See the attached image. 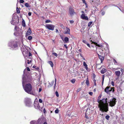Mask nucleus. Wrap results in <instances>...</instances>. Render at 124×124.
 I'll list each match as a JSON object with an SVG mask.
<instances>
[{
  "label": "nucleus",
  "mask_w": 124,
  "mask_h": 124,
  "mask_svg": "<svg viewBox=\"0 0 124 124\" xmlns=\"http://www.w3.org/2000/svg\"><path fill=\"white\" fill-rule=\"evenodd\" d=\"M102 95L100 94L98 97L97 102L99 103L98 107L100 110L102 112H107L108 111V107L107 103V98L100 100Z\"/></svg>",
  "instance_id": "f257e3e1"
},
{
  "label": "nucleus",
  "mask_w": 124,
  "mask_h": 124,
  "mask_svg": "<svg viewBox=\"0 0 124 124\" xmlns=\"http://www.w3.org/2000/svg\"><path fill=\"white\" fill-rule=\"evenodd\" d=\"M24 78V77H23V78L22 85L23 89L27 93L29 94H32V93L31 92L32 90V86L31 84L29 83L26 84L25 86H24V84L25 82Z\"/></svg>",
  "instance_id": "f03ea898"
},
{
  "label": "nucleus",
  "mask_w": 124,
  "mask_h": 124,
  "mask_svg": "<svg viewBox=\"0 0 124 124\" xmlns=\"http://www.w3.org/2000/svg\"><path fill=\"white\" fill-rule=\"evenodd\" d=\"M21 48L23 55L24 56H27L29 53V51L26 49V47L22 45V46L21 47Z\"/></svg>",
  "instance_id": "7ed1b4c3"
},
{
  "label": "nucleus",
  "mask_w": 124,
  "mask_h": 124,
  "mask_svg": "<svg viewBox=\"0 0 124 124\" xmlns=\"http://www.w3.org/2000/svg\"><path fill=\"white\" fill-rule=\"evenodd\" d=\"M34 108L37 109L42 111L43 107H41L40 106L38 102H35L34 103Z\"/></svg>",
  "instance_id": "20e7f679"
},
{
  "label": "nucleus",
  "mask_w": 124,
  "mask_h": 124,
  "mask_svg": "<svg viewBox=\"0 0 124 124\" xmlns=\"http://www.w3.org/2000/svg\"><path fill=\"white\" fill-rule=\"evenodd\" d=\"M116 99L114 98L112 100H110V101L108 103H109V105L111 107H113L115 106L116 102Z\"/></svg>",
  "instance_id": "39448f33"
},
{
  "label": "nucleus",
  "mask_w": 124,
  "mask_h": 124,
  "mask_svg": "<svg viewBox=\"0 0 124 124\" xmlns=\"http://www.w3.org/2000/svg\"><path fill=\"white\" fill-rule=\"evenodd\" d=\"M96 1L94 2L93 1H92V4L93 5L97 6L99 5H100L103 1V0H95Z\"/></svg>",
  "instance_id": "423d86ee"
},
{
  "label": "nucleus",
  "mask_w": 124,
  "mask_h": 124,
  "mask_svg": "<svg viewBox=\"0 0 124 124\" xmlns=\"http://www.w3.org/2000/svg\"><path fill=\"white\" fill-rule=\"evenodd\" d=\"M25 103L26 106L31 107L32 103L31 100L29 98L26 99L25 101Z\"/></svg>",
  "instance_id": "0eeeda50"
},
{
  "label": "nucleus",
  "mask_w": 124,
  "mask_h": 124,
  "mask_svg": "<svg viewBox=\"0 0 124 124\" xmlns=\"http://www.w3.org/2000/svg\"><path fill=\"white\" fill-rule=\"evenodd\" d=\"M55 26L54 25L51 24H46L45 26L46 28L52 31L54 30Z\"/></svg>",
  "instance_id": "6e6552de"
},
{
  "label": "nucleus",
  "mask_w": 124,
  "mask_h": 124,
  "mask_svg": "<svg viewBox=\"0 0 124 124\" xmlns=\"http://www.w3.org/2000/svg\"><path fill=\"white\" fill-rule=\"evenodd\" d=\"M69 13L70 16H73L74 14L75 13L74 11V9L72 7H69Z\"/></svg>",
  "instance_id": "1a4fd4ad"
},
{
  "label": "nucleus",
  "mask_w": 124,
  "mask_h": 124,
  "mask_svg": "<svg viewBox=\"0 0 124 124\" xmlns=\"http://www.w3.org/2000/svg\"><path fill=\"white\" fill-rule=\"evenodd\" d=\"M17 43L16 41H13L11 43V45L12 47L16 48L17 47Z\"/></svg>",
  "instance_id": "9d476101"
},
{
  "label": "nucleus",
  "mask_w": 124,
  "mask_h": 124,
  "mask_svg": "<svg viewBox=\"0 0 124 124\" xmlns=\"http://www.w3.org/2000/svg\"><path fill=\"white\" fill-rule=\"evenodd\" d=\"M81 18L83 19L86 20H88L89 19L87 16H85V14H82L81 16Z\"/></svg>",
  "instance_id": "9b49d317"
},
{
  "label": "nucleus",
  "mask_w": 124,
  "mask_h": 124,
  "mask_svg": "<svg viewBox=\"0 0 124 124\" xmlns=\"http://www.w3.org/2000/svg\"><path fill=\"white\" fill-rule=\"evenodd\" d=\"M31 33V31L30 28L28 29V30L26 33V36H29L30 35Z\"/></svg>",
  "instance_id": "f8f14e48"
},
{
  "label": "nucleus",
  "mask_w": 124,
  "mask_h": 124,
  "mask_svg": "<svg viewBox=\"0 0 124 124\" xmlns=\"http://www.w3.org/2000/svg\"><path fill=\"white\" fill-rule=\"evenodd\" d=\"M115 73L116 75L117 76L118 78L120 75L121 72L120 71H115Z\"/></svg>",
  "instance_id": "ddd939ff"
},
{
  "label": "nucleus",
  "mask_w": 124,
  "mask_h": 124,
  "mask_svg": "<svg viewBox=\"0 0 124 124\" xmlns=\"http://www.w3.org/2000/svg\"><path fill=\"white\" fill-rule=\"evenodd\" d=\"M91 38H90V41L91 42H92V44H94L96 45V46H98V47H100L101 46H100V45L98 44L97 43H96V42H94V41H92V40H91Z\"/></svg>",
  "instance_id": "4468645a"
},
{
  "label": "nucleus",
  "mask_w": 124,
  "mask_h": 124,
  "mask_svg": "<svg viewBox=\"0 0 124 124\" xmlns=\"http://www.w3.org/2000/svg\"><path fill=\"white\" fill-rule=\"evenodd\" d=\"M110 87V86H107L104 90V91L107 93H108V91L109 90Z\"/></svg>",
  "instance_id": "2eb2a0df"
},
{
  "label": "nucleus",
  "mask_w": 124,
  "mask_h": 124,
  "mask_svg": "<svg viewBox=\"0 0 124 124\" xmlns=\"http://www.w3.org/2000/svg\"><path fill=\"white\" fill-rule=\"evenodd\" d=\"M98 55L99 58L101 60V62H102L104 59V57L101 55H99V54Z\"/></svg>",
  "instance_id": "dca6fc26"
},
{
  "label": "nucleus",
  "mask_w": 124,
  "mask_h": 124,
  "mask_svg": "<svg viewBox=\"0 0 124 124\" xmlns=\"http://www.w3.org/2000/svg\"><path fill=\"white\" fill-rule=\"evenodd\" d=\"M83 65L85 67L86 70H87L88 69V68L87 67V65L86 64V62H83Z\"/></svg>",
  "instance_id": "f3484780"
},
{
  "label": "nucleus",
  "mask_w": 124,
  "mask_h": 124,
  "mask_svg": "<svg viewBox=\"0 0 124 124\" xmlns=\"http://www.w3.org/2000/svg\"><path fill=\"white\" fill-rule=\"evenodd\" d=\"M54 81H52L51 83H49V85H48V87H50L51 86H52L54 84Z\"/></svg>",
  "instance_id": "a211bd4d"
},
{
  "label": "nucleus",
  "mask_w": 124,
  "mask_h": 124,
  "mask_svg": "<svg viewBox=\"0 0 124 124\" xmlns=\"http://www.w3.org/2000/svg\"><path fill=\"white\" fill-rule=\"evenodd\" d=\"M107 71V70L106 69L103 68L101 71V72L102 74H104V73L105 72Z\"/></svg>",
  "instance_id": "6ab92c4d"
},
{
  "label": "nucleus",
  "mask_w": 124,
  "mask_h": 124,
  "mask_svg": "<svg viewBox=\"0 0 124 124\" xmlns=\"http://www.w3.org/2000/svg\"><path fill=\"white\" fill-rule=\"evenodd\" d=\"M22 26L23 27H25L26 26L25 22L24 20L23 19L22 20Z\"/></svg>",
  "instance_id": "aec40b11"
},
{
  "label": "nucleus",
  "mask_w": 124,
  "mask_h": 124,
  "mask_svg": "<svg viewBox=\"0 0 124 124\" xmlns=\"http://www.w3.org/2000/svg\"><path fill=\"white\" fill-rule=\"evenodd\" d=\"M48 62L50 65L52 67H53L54 66V64L52 61H48Z\"/></svg>",
  "instance_id": "412c9836"
},
{
  "label": "nucleus",
  "mask_w": 124,
  "mask_h": 124,
  "mask_svg": "<svg viewBox=\"0 0 124 124\" xmlns=\"http://www.w3.org/2000/svg\"><path fill=\"white\" fill-rule=\"evenodd\" d=\"M112 90V92H114L115 91L114 90V87H110V89H109V90L108 91V93L109 92L111 91Z\"/></svg>",
  "instance_id": "4be33fe9"
},
{
  "label": "nucleus",
  "mask_w": 124,
  "mask_h": 124,
  "mask_svg": "<svg viewBox=\"0 0 124 124\" xmlns=\"http://www.w3.org/2000/svg\"><path fill=\"white\" fill-rule=\"evenodd\" d=\"M25 6L26 7L28 8H30V5L28 3H26L24 4Z\"/></svg>",
  "instance_id": "5701e85b"
},
{
  "label": "nucleus",
  "mask_w": 124,
  "mask_h": 124,
  "mask_svg": "<svg viewBox=\"0 0 124 124\" xmlns=\"http://www.w3.org/2000/svg\"><path fill=\"white\" fill-rule=\"evenodd\" d=\"M65 33L67 34H70V29H67Z\"/></svg>",
  "instance_id": "b1692460"
},
{
  "label": "nucleus",
  "mask_w": 124,
  "mask_h": 124,
  "mask_svg": "<svg viewBox=\"0 0 124 124\" xmlns=\"http://www.w3.org/2000/svg\"><path fill=\"white\" fill-rule=\"evenodd\" d=\"M29 58L30 59V60L29 59H28L27 60V63L28 64H31V62H32V60H31V58Z\"/></svg>",
  "instance_id": "393cba45"
},
{
  "label": "nucleus",
  "mask_w": 124,
  "mask_h": 124,
  "mask_svg": "<svg viewBox=\"0 0 124 124\" xmlns=\"http://www.w3.org/2000/svg\"><path fill=\"white\" fill-rule=\"evenodd\" d=\"M104 75H102V81L101 82V85H103L104 81Z\"/></svg>",
  "instance_id": "a878e982"
},
{
  "label": "nucleus",
  "mask_w": 124,
  "mask_h": 124,
  "mask_svg": "<svg viewBox=\"0 0 124 124\" xmlns=\"http://www.w3.org/2000/svg\"><path fill=\"white\" fill-rule=\"evenodd\" d=\"M64 40L66 42H68L69 40V38L67 37H65Z\"/></svg>",
  "instance_id": "bb28decb"
},
{
  "label": "nucleus",
  "mask_w": 124,
  "mask_h": 124,
  "mask_svg": "<svg viewBox=\"0 0 124 124\" xmlns=\"http://www.w3.org/2000/svg\"><path fill=\"white\" fill-rule=\"evenodd\" d=\"M85 83H86V85L87 86H88L89 85V81L88 80H86Z\"/></svg>",
  "instance_id": "cd10ccee"
},
{
  "label": "nucleus",
  "mask_w": 124,
  "mask_h": 124,
  "mask_svg": "<svg viewBox=\"0 0 124 124\" xmlns=\"http://www.w3.org/2000/svg\"><path fill=\"white\" fill-rule=\"evenodd\" d=\"M100 47H101V50L102 51H103L105 49V48L102 45H101V46Z\"/></svg>",
  "instance_id": "c85d7f7f"
},
{
  "label": "nucleus",
  "mask_w": 124,
  "mask_h": 124,
  "mask_svg": "<svg viewBox=\"0 0 124 124\" xmlns=\"http://www.w3.org/2000/svg\"><path fill=\"white\" fill-rule=\"evenodd\" d=\"M36 121H35L33 120L31 121L30 122V124H35Z\"/></svg>",
  "instance_id": "c756f323"
},
{
  "label": "nucleus",
  "mask_w": 124,
  "mask_h": 124,
  "mask_svg": "<svg viewBox=\"0 0 124 124\" xmlns=\"http://www.w3.org/2000/svg\"><path fill=\"white\" fill-rule=\"evenodd\" d=\"M93 23V22H90L88 23V27H90V26L91 25V24Z\"/></svg>",
  "instance_id": "7c9ffc66"
},
{
  "label": "nucleus",
  "mask_w": 124,
  "mask_h": 124,
  "mask_svg": "<svg viewBox=\"0 0 124 124\" xmlns=\"http://www.w3.org/2000/svg\"><path fill=\"white\" fill-rule=\"evenodd\" d=\"M16 12L18 14L20 12V10L17 7L16 8Z\"/></svg>",
  "instance_id": "2f4dec72"
},
{
  "label": "nucleus",
  "mask_w": 124,
  "mask_h": 124,
  "mask_svg": "<svg viewBox=\"0 0 124 124\" xmlns=\"http://www.w3.org/2000/svg\"><path fill=\"white\" fill-rule=\"evenodd\" d=\"M33 68H35V69L37 70H38L39 69V68L38 67H36L35 65L33 66Z\"/></svg>",
  "instance_id": "473e14b6"
},
{
  "label": "nucleus",
  "mask_w": 124,
  "mask_h": 124,
  "mask_svg": "<svg viewBox=\"0 0 124 124\" xmlns=\"http://www.w3.org/2000/svg\"><path fill=\"white\" fill-rule=\"evenodd\" d=\"M32 36H29L28 37V39L29 40H30L32 39Z\"/></svg>",
  "instance_id": "72a5a7b5"
},
{
  "label": "nucleus",
  "mask_w": 124,
  "mask_h": 124,
  "mask_svg": "<svg viewBox=\"0 0 124 124\" xmlns=\"http://www.w3.org/2000/svg\"><path fill=\"white\" fill-rule=\"evenodd\" d=\"M109 117L110 116L109 115H107L105 116V118L106 119L108 120H109Z\"/></svg>",
  "instance_id": "f704fd0d"
},
{
  "label": "nucleus",
  "mask_w": 124,
  "mask_h": 124,
  "mask_svg": "<svg viewBox=\"0 0 124 124\" xmlns=\"http://www.w3.org/2000/svg\"><path fill=\"white\" fill-rule=\"evenodd\" d=\"M56 79L55 78V83L54 85V89H55V86L56 85Z\"/></svg>",
  "instance_id": "c9c22d12"
},
{
  "label": "nucleus",
  "mask_w": 124,
  "mask_h": 124,
  "mask_svg": "<svg viewBox=\"0 0 124 124\" xmlns=\"http://www.w3.org/2000/svg\"><path fill=\"white\" fill-rule=\"evenodd\" d=\"M59 112V110L58 109H56L55 111V112L56 113H58Z\"/></svg>",
  "instance_id": "e433bc0d"
},
{
  "label": "nucleus",
  "mask_w": 124,
  "mask_h": 124,
  "mask_svg": "<svg viewBox=\"0 0 124 124\" xmlns=\"http://www.w3.org/2000/svg\"><path fill=\"white\" fill-rule=\"evenodd\" d=\"M75 81V79H73L71 81V82L73 83L74 84Z\"/></svg>",
  "instance_id": "4c0bfd02"
},
{
  "label": "nucleus",
  "mask_w": 124,
  "mask_h": 124,
  "mask_svg": "<svg viewBox=\"0 0 124 124\" xmlns=\"http://www.w3.org/2000/svg\"><path fill=\"white\" fill-rule=\"evenodd\" d=\"M52 54L53 55H54L56 57H57V54L55 53H52Z\"/></svg>",
  "instance_id": "58836bf2"
},
{
  "label": "nucleus",
  "mask_w": 124,
  "mask_h": 124,
  "mask_svg": "<svg viewBox=\"0 0 124 124\" xmlns=\"http://www.w3.org/2000/svg\"><path fill=\"white\" fill-rule=\"evenodd\" d=\"M55 94L57 97H58L59 96V95L58 92L57 91H56L55 92Z\"/></svg>",
  "instance_id": "ea45409f"
},
{
  "label": "nucleus",
  "mask_w": 124,
  "mask_h": 124,
  "mask_svg": "<svg viewBox=\"0 0 124 124\" xmlns=\"http://www.w3.org/2000/svg\"><path fill=\"white\" fill-rule=\"evenodd\" d=\"M51 22V21L49 20H46L45 21V23H50Z\"/></svg>",
  "instance_id": "a19ab883"
},
{
  "label": "nucleus",
  "mask_w": 124,
  "mask_h": 124,
  "mask_svg": "<svg viewBox=\"0 0 124 124\" xmlns=\"http://www.w3.org/2000/svg\"><path fill=\"white\" fill-rule=\"evenodd\" d=\"M82 41L83 43H85V44H87V41H86L85 40H83Z\"/></svg>",
  "instance_id": "79ce46f5"
},
{
  "label": "nucleus",
  "mask_w": 124,
  "mask_h": 124,
  "mask_svg": "<svg viewBox=\"0 0 124 124\" xmlns=\"http://www.w3.org/2000/svg\"><path fill=\"white\" fill-rule=\"evenodd\" d=\"M81 89V88H79L77 90V92H79Z\"/></svg>",
  "instance_id": "37998d69"
},
{
  "label": "nucleus",
  "mask_w": 124,
  "mask_h": 124,
  "mask_svg": "<svg viewBox=\"0 0 124 124\" xmlns=\"http://www.w3.org/2000/svg\"><path fill=\"white\" fill-rule=\"evenodd\" d=\"M89 94L91 96H92L93 95V93L92 92H90L89 93Z\"/></svg>",
  "instance_id": "c03bdc74"
},
{
  "label": "nucleus",
  "mask_w": 124,
  "mask_h": 124,
  "mask_svg": "<svg viewBox=\"0 0 124 124\" xmlns=\"http://www.w3.org/2000/svg\"><path fill=\"white\" fill-rule=\"evenodd\" d=\"M29 54L28 56H31L32 55L29 52V53L28 54ZM28 56V55L27 56Z\"/></svg>",
  "instance_id": "a18cd8bd"
},
{
  "label": "nucleus",
  "mask_w": 124,
  "mask_h": 124,
  "mask_svg": "<svg viewBox=\"0 0 124 124\" xmlns=\"http://www.w3.org/2000/svg\"><path fill=\"white\" fill-rule=\"evenodd\" d=\"M111 84L113 86H114L115 85L114 82L113 81H112L111 83Z\"/></svg>",
  "instance_id": "49530a36"
},
{
  "label": "nucleus",
  "mask_w": 124,
  "mask_h": 124,
  "mask_svg": "<svg viewBox=\"0 0 124 124\" xmlns=\"http://www.w3.org/2000/svg\"><path fill=\"white\" fill-rule=\"evenodd\" d=\"M20 3H23L24 2V1L23 0H20Z\"/></svg>",
  "instance_id": "de8ad7c7"
},
{
  "label": "nucleus",
  "mask_w": 124,
  "mask_h": 124,
  "mask_svg": "<svg viewBox=\"0 0 124 124\" xmlns=\"http://www.w3.org/2000/svg\"><path fill=\"white\" fill-rule=\"evenodd\" d=\"M39 102L40 103H42V100L41 99H39Z\"/></svg>",
  "instance_id": "09e8293b"
},
{
  "label": "nucleus",
  "mask_w": 124,
  "mask_h": 124,
  "mask_svg": "<svg viewBox=\"0 0 124 124\" xmlns=\"http://www.w3.org/2000/svg\"><path fill=\"white\" fill-rule=\"evenodd\" d=\"M105 12L104 11H103L101 13V15L102 16L104 15L105 14Z\"/></svg>",
  "instance_id": "8fccbe9b"
},
{
  "label": "nucleus",
  "mask_w": 124,
  "mask_h": 124,
  "mask_svg": "<svg viewBox=\"0 0 124 124\" xmlns=\"http://www.w3.org/2000/svg\"><path fill=\"white\" fill-rule=\"evenodd\" d=\"M27 70L28 71H30V70L28 67H27Z\"/></svg>",
  "instance_id": "3c124183"
},
{
  "label": "nucleus",
  "mask_w": 124,
  "mask_h": 124,
  "mask_svg": "<svg viewBox=\"0 0 124 124\" xmlns=\"http://www.w3.org/2000/svg\"><path fill=\"white\" fill-rule=\"evenodd\" d=\"M41 120V118H39L38 119V123H39L40 121Z\"/></svg>",
  "instance_id": "603ef678"
},
{
  "label": "nucleus",
  "mask_w": 124,
  "mask_h": 124,
  "mask_svg": "<svg viewBox=\"0 0 124 124\" xmlns=\"http://www.w3.org/2000/svg\"><path fill=\"white\" fill-rule=\"evenodd\" d=\"M113 62L114 63H117V62L114 59L113 60Z\"/></svg>",
  "instance_id": "864d4df0"
},
{
  "label": "nucleus",
  "mask_w": 124,
  "mask_h": 124,
  "mask_svg": "<svg viewBox=\"0 0 124 124\" xmlns=\"http://www.w3.org/2000/svg\"><path fill=\"white\" fill-rule=\"evenodd\" d=\"M82 1L85 4H86L85 1V0H82Z\"/></svg>",
  "instance_id": "5fc2aeb1"
},
{
  "label": "nucleus",
  "mask_w": 124,
  "mask_h": 124,
  "mask_svg": "<svg viewBox=\"0 0 124 124\" xmlns=\"http://www.w3.org/2000/svg\"><path fill=\"white\" fill-rule=\"evenodd\" d=\"M85 117L87 119H89L88 117L87 116H86V115H85Z\"/></svg>",
  "instance_id": "6e6d98bb"
},
{
  "label": "nucleus",
  "mask_w": 124,
  "mask_h": 124,
  "mask_svg": "<svg viewBox=\"0 0 124 124\" xmlns=\"http://www.w3.org/2000/svg\"><path fill=\"white\" fill-rule=\"evenodd\" d=\"M96 77V75L95 74H93V79H95V78Z\"/></svg>",
  "instance_id": "4d7b16f0"
},
{
  "label": "nucleus",
  "mask_w": 124,
  "mask_h": 124,
  "mask_svg": "<svg viewBox=\"0 0 124 124\" xmlns=\"http://www.w3.org/2000/svg\"><path fill=\"white\" fill-rule=\"evenodd\" d=\"M41 90H42V89L41 88H39V92H40L41 91Z\"/></svg>",
  "instance_id": "13d9d810"
},
{
  "label": "nucleus",
  "mask_w": 124,
  "mask_h": 124,
  "mask_svg": "<svg viewBox=\"0 0 124 124\" xmlns=\"http://www.w3.org/2000/svg\"><path fill=\"white\" fill-rule=\"evenodd\" d=\"M31 12H29L28 13V14L29 16H31Z\"/></svg>",
  "instance_id": "bf43d9fd"
},
{
  "label": "nucleus",
  "mask_w": 124,
  "mask_h": 124,
  "mask_svg": "<svg viewBox=\"0 0 124 124\" xmlns=\"http://www.w3.org/2000/svg\"><path fill=\"white\" fill-rule=\"evenodd\" d=\"M120 70H121V72L122 73H123V72H124V70H123V69L122 68V69H121Z\"/></svg>",
  "instance_id": "052dcab7"
},
{
  "label": "nucleus",
  "mask_w": 124,
  "mask_h": 124,
  "mask_svg": "<svg viewBox=\"0 0 124 124\" xmlns=\"http://www.w3.org/2000/svg\"><path fill=\"white\" fill-rule=\"evenodd\" d=\"M74 22L73 20H71L70 21V23H73Z\"/></svg>",
  "instance_id": "680f3d73"
},
{
  "label": "nucleus",
  "mask_w": 124,
  "mask_h": 124,
  "mask_svg": "<svg viewBox=\"0 0 124 124\" xmlns=\"http://www.w3.org/2000/svg\"><path fill=\"white\" fill-rule=\"evenodd\" d=\"M46 112V109H45V108H44V109H43V112L45 113Z\"/></svg>",
  "instance_id": "e2e57ef3"
},
{
  "label": "nucleus",
  "mask_w": 124,
  "mask_h": 124,
  "mask_svg": "<svg viewBox=\"0 0 124 124\" xmlns=\"http://www.w3.org/2000/svg\"><path fill=\"white\" fill-rule=\"evenodd\" d=\"M87 45V46H88L89 47H90V45L88 43H87V44H86Z\"/></svg>",
  "instance_id": "0e129e2a"
},
{
  "label": "nucleus",
  "mask_w": 124,
  "mask_h": 124,
  "mask_svg": "<svg viewBox=\"0 0 124 124\" xmlns=\"http://www.w3.org/2000/svg\"><path fill=\"white\" fill-rule=\"evenodd\" d=\"M81 13H83L82 14H85V12L83 11H82L81 12Z\"/></svg>",
  "instance_id": "69168bd1"
},
{
  "label": "nucleus",
  "mask_w": 124,
  "mask_h": 124,
  "mask_svg": "<svg viewBox=\"0 0 124 124\" xmlns=\"http://www.w3.org/2000/svg\"><path fill=\"white\" fill-rule=\"evenodd\" d=\"M64 47L66 48H68V47L67 46H66V45H64Z\"/></svg>",
  "instance_id": "338daca9"
},
{
  "label": "nucleus",
  "mask_w": 124,
  "mask_h": 124,
  "mask_svg": "<svg viewBox=\"0 0 124 124\" xmlns=\"http://www.w3.org/2000/svg\"><path fill=\"white\" fill-rule=\"evenodd\" d=\"M93 81L94 83L96 82V80L95 79H93Z\"/></svg>",
  "instance_id": "774afa93"
}]
</instances>
